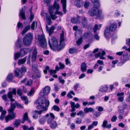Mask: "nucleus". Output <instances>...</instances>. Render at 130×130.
Here are the masks:
<instances>
[{
    "label": "nucleus",
    "instance_id": "nucleus-1",
    "mask_svg": "<svg viewBox=\"0 0 130 130\" xmlns=\"http://www.w3.org/2000/svg\"><path fill=\"white\" fill-rule=\"evenodd\" d=\"M16 93V90L15 88H14L12 91H10L8 93V97L10 99L11 103H10L11 106L10 108L8 109L9 114L5 118L6 122H8L9 121L14 119L16 117V114L13 112V111L16 107V106L18 108H23L22 105L18 103L16 101L15 102V103H12L15 101V100L13 98L12 94L15 95Z\"/></svg>",
    "mask_w": 130,
    "mask_h": 130
},
{
    "label": "nucleus",
    "instance_id": "nucleus-2",
    "mask_svg": "<svg viewBox=\"0 0 130 130\" xmlns=\"http://www.w3.org/2000/svg\"><path fill=\"white\" fill-rule=\"evenodd\" d=\"M37 103L38 104L37 106V108L39 109H43L40 111H35L32 112L33 118L35 119H37L38 115H40L44 111H46L47 110L46 107L49 106L50 104L49 101L46 99L44 97L39 98L36 101Z\"/></svg>",
    "mask_w": 130,
    "mask_h": 130
},
{
    "label": "nucleus",
    "instance_id": "nucleus-3",
    "mask_svg": "<svg viewBox=\"0 0 130 130\" xmlns=\"http://www.w3.org/2000/svg\"><path fill=\"white\" fill-rule=\"evenodd\" d=\"M64 32L62 31V33L60 34V44L59 46H58V42L56 38L54 37H52L50 40H49L48 43L50 47L53 48V47H57L58 49L59 47H60V50L64 46L63 41H64L65 39L64 37Z\"/></svg>",
    "mask_w": 130,
    "mask_h": 130
},
{
    "label": "nucleus",
    "instance_id": "nucleus-4",
    "mask_svg": "<svg viewBox=\"0 0 130 130\" xmlns=\"http://www.w3.org/2000/svg\"><path fill=\"white\" fill-rule=\"evenodd\" d=\"M33 39V34L31 33H28L23 38V44L26 46L30 45Z\"/></svg>",
    "mask_w": 130,
    "mask_h": 130
},
{
    "label": "nucleus",
    "instance_id": "nucleus-5",
    "mask_svg": "<svg viewBox=\"0 0 130 130\" xmlns=\"http://www.w3.org/2000/svg\"><path fill=\"white\" fill-rule=\"evenodd\" d=\"M29 51V49L28 48H25L21 49L19 52L14 54V60H16L19 57H22L27 54Z\"/></svg>",
    "mask_w": 130,
    "mask_h": 130
},
{
    "label": "nucleus",
    "instance_id": "nucleus-6",
    "mask_svg": "<svg viewBox=\"0 0 130 130\" xmlns=\"http://www.w3.org/2000/svg\"><path fill=\"white\" fill-rule=\"evenodd\" d=\"M127 104L125 103H122L121 105L118 107L119 109L118 111L119 113V116L118 119H122L123 118V115L124 113V110L126 109L127 108Z\"/></svg>",
    "mask_w": 130,
    "mask_h": 130
},
{
    "label": "nucleus",
    "instance_id": "nucleus-7",
    "mask_svg": "<svg viewBox=\"0 0 130 130\" xmlns=\"http://www.w3.org/2000/svg\"><path fill=\"white\" fill-rule=\"evenodd\" d=\"M38 40L41 47L43 48L46 47L47 42L45 36L44 35H41L38 36Z\"/></svg>",
    "mask_w": 130,
    "mask_h": 130
},
{
    "label": "nucleus",
    "instance_id": "nucleus-8",
    "mask_svg": "<svg viewBox=\"0 0 130 130\" xmlns=\"http://www.w3.org/2000/svg\"><path fill=\"white\" fill-rule=\"evenodd\" d=\"M26 67L24 66L21 67V69H17L15 70V75L20 78H21L22 76L23 73L26 72Z\"/></svg>",
    "mask_w": 130,
    "mask_h": 130
},
{
    "label": "nucleus",
    "instance_id": "nucleus-9",
    "mask_svg": "<svg viewBox=\"0 0 130 130\" xmlns=\"http://www.w3.org/2000/svg\"><path fill=\"white\" fill-rule=\"evenodd\" d=\"M50 90V88L48 86H46L43 88L39 94L41 96L47 95L49 93Z\"/></svg>",
    "mask_w": 130,
    "mask_h": 130
},
{
    "label": "nucleus",
    "instance_id": "nucleus-10",
    "mask_svg": "<svg viewBox=\"0 0 130 130\" xmlns=\"http://www.w3.org/2000/svg\"><path fill=\"white\" fill-rule=\"evenodd\" d=\"M45 117H47V121L48 124H51L53 121H55L54 120L55 116L54 114L52 113H50V116L48 114H47L45 116Z\"/></svg>",
    "mask_w": 130,
    "mask_h": 130
},
{
    "label": "nucleus",
    "instance_id": "nucleus-11",
    "mask_svg": "<svg viewBox=\"0 0 130 130\" xmlns=\"http://www.w3.org/2000/svg\"><path fill=\"white\" fill-rule=\"evenodd\" d=\"M99 10L98 8L96 7L93 8L89 12V14L91 16L96 15L98 14Z\"/></svg>",
    "mask_w": 130,
    "mask_h": 130
},
{
    "label": "nucleus",
    "instance_id": "nucleus-12",
    "mask_svg": "<svg viewBox=\"0 0 130 130\" xmlns=\"http://www.w3.org/2000/svg\"><path fill=\"white\" fill-rule=\"evenodd\" d=\"M59 5L57 3L56 0L55 1L54 6H50L48 7V10L50 9L52 11H53L55 9H56V10L58 11L59 9Z\"/></svg>",
    "mask_w": 130,
    "mask_h": 130
},
{
    "label": "nucleus",
    "instance_id": "nucleus-13",
    "mask_svg": "<svg viewBox=\"0 0 130 130\" xmlns=\"http://www.w3.org/2000/svg\"><path fill=\"white\" fill-rule=\"evenodd\" d=\"M121 59L123 61L120 62L118 64L119 66H121L123 65L124 63L128 59V57L126 55H123L121 57Z\"/></svg>",
    "mask_w": 130,
    "mask_h": 130
},
{
    "label": "nucleus",
    "instance_id": "nucleus-14",
    "mask_svg": "<svg viewBox=\"0 0 130 130\" xmlns=\"http://www.w3.org/2000/svg\"><path fill=\"white\" fill-rule=\"evenodd\" d=\"M37 51L36 48L34 49V51L32 53V55L31 57V61L32 62H34L36 60L37 56Z\"/></svg>",
    "mask_w": 130,
    "mask_h": 130
},
{
    "label": "nucleus",
    "instance_id": "nucleus-15",
    "mask_svg": "<svg viewBox=\"0 0 130 130\" xmlns=\"http://www.w3.org/2000/svg\"><path fill=\"white\" fill-rule=\"evenodd\" d=\"M61 2L62 5L63 12L65 14L67 12L66 0H61Z\"/></svg>",
    "mask_w": 130,
    "mask_h": 130
},
{
    "label": "nucleus",
    "instance_id": "nucleus-16",
    "mask_svg": "<svg viewBox=\"0 0 130 130\" xmlns=\"http://www.w3.org/2000/svg\"><path fill=\"white\" fill-rule=\"evenodd\" d=\"M46 17V22L49 25H51L52 23V22L51 17L49 16L47 13H44Z\"/></svg>",
    "mask_w": 130,
    "mask_h": 130
},
{
    "label": "nucleus",
    "instance_id": "nucleus-17",
    "mask_svg": "<svg viewBox=\"0 0 130 130\" xmlns=\"http://www.w3.org/2000/svg\"><path fill=\"white\" fill-rule=\"evenodd\" d=\"M87 66L84 62L82 63L81 65L80 70L82 72H84L87 70Z\"/></svg>",
    "mask_w": 130,
    "mask_h": 130
},
{
    "label": "nucleus",
    "instance_id": "nucleus-18",
    "mask_svg": "<svg viewBox=\"0 0 130 130\" xmlns=\"http://www.w3.org/2000/svg\"><path fill=\"white\" fill-rule=\"evenodd\" d=\"M111 31H112L115 30L117 28V26L116 23H115L111 24L109 27Z\"/></svg>",
    "mask_w": 130,
    "mask_h": 130
},
{
    "label": "nucleus",
    "instance_id": "nucleus-19",
    "mask_svg": "<svg viewBox=\"0 0 130 130\" xmlns=\"http://www.w3.org/2000/svg\"><path fill=\"white\" fill-rule=\"evenodd\" d=\"M25 10H24L23 8H22L21 10L20 11L19 16H21L22 18L24 20L26 19V17L25 15Z\"/></svg>",
    "mask_w": 130,
    "mask_h": 130
},
{
    "label": "nucleus",
    "instance_id": "nucleus-20",
    "mask_svg": "<svg viewBox=\"0 0 130 130\" xmlns=\"http://www.w3.org/2000/svg\"><path fill=\"white\" fill-rule=\"evenodd\" d=\"M110 31H111L108 27H107L104 31V35L106 38H108L110 35Z\"/></svg>",
    "mask_w": 130,
    "mask_h": 130
},
{
    "label": "nucleus",
    "instance_id": "nucleus-21",
    "mask_svg": "<svg viewBox=\"0 0 130 130\" xmlns=\"http://www.w3.org/2000/svg\"><path fill=\"white\" fill-rule=\"evenodd\" d=\"M87 20V19L85 17H84L83 18L82 21V23L83 26L84 27H87L88 24Z\"/></svg>",
    "mask_w": 130,
    "mask_h": 130
},
{
    "label": "nucleus",
    "instance_id": "nucleus-22",
    "mask_svg": "<svg viewBox=\"0 0 130 130\" xmlns=\"http://www.w3.org/2000/svg\"><path fill=\"white\" fill-rule=\"evenodd\" d=\"M83 2L82 0H77L74 2L75 5L77 7H80L83 5Z\"/></svg>",
    "mask_w": 130,
    "mask_h": 130
},
{
    "label": "nucleus",
    "instance_id": "nucleus-23",
    "mask_svg": "<svg viewBox=\"0 0 130 130\" xmlns=\"http://www.w3.org/2000/svg\"><path fill=\"white\" fill-rule=\"evenodd\" d=\"M48 11L50 16L52 20H54L57 18V17L55 15V14H55V13L54 14H53L54 13L53 11H52L50 9L49 10H48Z\"/></svg>",
    "mask_w": 130,
    "mask_h": 130
},
{
    "label": "nucleus",
    "instance_id": "nucleus-24",
    "mask_svg": "<svg viewBox=\"0 0 130 130\" xmlns=\"http://www.w3.org/2000/svg\"><path fill=\"white\" fill-rule=\"evenodd\" d=\"M108 89V86L106 85H104L100 87V91L102 92H104L107 91Z\"/></svg>",
    "mask_w": 130,
    "mask_h": 130
},
{
    "label": "nucleus",
    "instance_id": "nucleus-25",
    "mask_svg": "<svg viewBox=\"0 0 130 130\" xmlns=\"http://www.w3.org/2000/svg\"><path fill=\"white\" fill-rule=\"evenodd\" d=\"M30 26L29 24L28 25L26 26L24 28L23 31L21 33L22 35H24L26 32L28 30H29L30 29Z\"/></svg>",
    "mask_w": 130,
    "mask_h": 130
},
{
    "label": "nucleus",
    "instance_id": "nucleus-26",
    "mask_svg": "<svg viewBox=\"0 0 130 130\" xmlns=\"http://www.w3.org/2000/svg\"><path fill=\"white\" fill-rule=\"evenodd\" d=\"M32 67L33 71L36 74L40 72V71L38 69V67L37 65H33Z\"/></svg>",
    "mask_w": 130,
    "mask_h": 130
},
{
    "label": "nucleus",
    "instance_id": "nucleus-27",
    "mask_svg": "<svg viewBox=\"0 0 130 130\" xmlns=\"http://www.w3.org/2000/svg\"><path fill=\"white\" fill-rule=\"evenodd\" d=\"M94 111L93 109L91 107H86L84 109V111L86 113H88L89 112H92L93 111Z\"/></svg>",
    "mask_w": 130,
    "mask_h": 130
},
{
    "label": "nucleus",
    "instance_id": "nucleus-28",
    "mask_svg": "<svg viewBox=\"0 0 130 130\" xmlns=\"http://www.w3.org/2000/svg\"><path fill=\"white\" fill-rule=\"evenodd\" d=\"M71 22L73 24H77L79 21V19L78 18L73 17L71 18Z\"/></svg>",
    "mask_w": 130,
    "mask_h": 130
},
{
    "label": "nucleus",
    "instance_id": "nucleus-29",
    "mask_svg": "<svg viewBox=\"0 0 130 130\" xmlns=\"http://www.w3.org/2000/svg\"><path fill=\"white\" fill-rule=\"evenodd\" d=\"M26 57H26L23 59L19 60L18 63V65H20L21 64H24L26 61Z\"/></svg>",
    "mask_w": 130,
    "mask_h": 130
},
{
    "label": "nucleus",
    "instance_id": "nucleus-30",
    "mask_svg": "<svg viewBox=\"0 0 130 130\" xmlns=\"http://www.w3.org/2000/svg\"><path fill=\"white\" fill-rule=\"evenodd\" d=\"M50 126L53 129H55L57 126V124L55 121H53L50 124Z\"/></svg>",
    "mask_w": 130,
    "mask_h": 130
},
{
    "label": "nucleus",
    "instance_id": "nucleus-31",
    "mask_svg": "<svg viewBox=\"0 0 130 130\" xmlns=\"http://www.w3.org/2000/svg\"><path fill=\"white\" fill-rule=\"evenodd\" d=\"M13 78L12 74H8L7 77L6 79L7 81L9 82H11Z\"/></svg>",
    "mask_w": 130,
    "mask_h": 130
},
{
    "label": "nucleus",
    "instance_id": "nucleus-32",
    "mask_svg": "<svg viewBox=\"0 0 130 130\" xmlns=\"http://www.w3.org/2000/svg\"><path fill=\"white\" fill-rule=\"evenodd\" d=\"M55 29V27L53 26L51 27L47 31L48 32L49 35L50 36H51L53 32Z\"/></svg>",
    "mask_w": 130,
    "mask_h": 130
},
{
    "label": "nucleus",
    "instance_id": "nucleus-33",
    "mask_svg": "<svg viewBox=\"0 0 130 130\" xmlns=\"http://www.w3.org/2000/svg\"><path fill=\"white\" fill-rule=\"evenodd\" d=\"M22 43L20 39H18L16 43V46L17 48H20L21 47Z\"/></svg>",
    "mask_w": 130,
    "mask_h": 130
},
{
    "label": "nucleus",
    "instance_id": "nucleus-34",
    "mask_svg": "<svg viewBox=\"0 0 130 130\" xmlns=\"http://www.w3.org/2000/svg\"><path fill=\"white\" fill-rule=\"evenodd\" d=\"M92 34L90 32H87L84 34L83 36L85 38H87L93 36Z\"/></svg>",
    "mask_w": 130,
    "mask_h": 130
},
{
    "label": "nucleus",
    "instance_id": "nucleus-35",
    "mask_svg": "<svg viewBox=\"0 0 130 130\" xmlns=\"http://www.w3.org/2000/svg\"><path fill=\"white\" fill-rule=\"evenodd\" d=\"M21 120L19 119L15 120L13 124L15 125L16 127H18V126L20 124Z\"/></svg>",
    "mask_w": 130,
    "mask_h": 130
},
{
    "label": "nucleus",
    "instance_id": "nucleus-36",
    "mask_svg": "<svg viewBox=\"0 0 130 130\" xmlns=\"http://www.w3.org/2000/svg\"><path fill=\"white\" fill-rule=\"evenodd\" d=\"M77 51V49L76 48H72L69 49V52L70 54H72L75 53Z\"/></svg>",
    "mask_w": 130,
    "mask_h": 130
},
{
    "label": "nucleus",
    "instance_id": "nucleus-37",
    "mask_svg": "<svg viewBox=\"0 0 130 130\" xmlns=\"http://www.w3.org/2000/svg\"><path fill=\"white\" fill-rule=\"evenodd\" d=\"M23 129L24 130H26L28 129V130H34V128L33 126H31L29 128L27 126L25 125H24L23 126Z\"/></svg>",
    "mask_w": 130,
    "mask_h": 130
},
{
    "label": "nucleus",
    "instance_id": "nucleus-38",
    "mask_svg": "<svg viewBox=\"0 0 130 130\" xmlns=\"http://www.w3.org/2000/svg\"><path fill=\"white\" fill-rule=\"evenodd\" d=\"M21 99L23 101H24L25 103L26 104H27L28 103V100L27 96H22L21 97Z\"/></svg>",
    "mask_w": 130,
    "mask_h": 130
},
{
    "label": "nucleus",
    "instance_id": "nucleus-39",
    "mask_svg": "<svg viewBox=\"0 0 130 130\" xmlns=\"http://www.w3.org/2000/svg\"><path fill=\"white\" fill-rule=\"evenodd\" d=\"M77 115L78 116H80L81 117H84L85 116V114L82 110L79 111L77 113Z\"/></svg>",
    "mask_w": 130,
    "mask_h": 130
},
{
    "label": "nucleus",
    "instance_id": "nucleus-40",
    "mask_svg": "<svg viewBox=\"0 0 130 130\" xmlns=\"http://www.w3.org/2000/svg\"><path fill=\"white\" fill-rule=\"evenodd\" d=\"M52 109L57 111H59L60 110V109L59 107L57 106L54 105L52 107Z\"/></svg>",
    "mask_w": 130,
    "mask_h": 130
},
{
    "label": "nucleus",
    "instance_id": "nucleus-41",
    "mask_svg": "<svg viewBox=\"0 0 130 130\" xmlns=\"http://www.w3.org/2000/svg\"><path fill=\"white\" fill-rule=\"evenodd\" d=\"M82 121V119L80 118H77L75 119V123L77 124H79L81 123Z\"/></svg>",
    "mask_w": 130,
    "mask_h": 130
},
{
    "label": "nucleus",
    "instance_id": "nucleus-42",
    "mask_svg": "<svg viewBox=\"0 0 130 130\" xmlns=\"http://www.w3.org/2000/svg\"><path fill=\"white\" fill-rule=\"evenodd\" d=\"M39 121L41 124H43L45 122V120L44 117L40 119L39 120Z\"/></svg>",
    "mask_w": 130,
    "mask_h": 130
},
{
    "label": "nucleus",
    "instance_id": "nucleus-43",
    "mask_svg": "<svg viewBox=\"0 0 130 130\" xmlns=\"http://www.w3.org/2000/svg\"><path fill=\"white\" fill-rule=\"evenodd\" d=\"M90 5V3L89 2L86 1L84 4V6L85 8L88 9Z\"/></svg>",
    "mask_w": 130,
    "mask_h": 130
},
{
    "label": "nucleus",
    "instance_id": "nucleus-44",
    "mask_svg": "<svg viewBox=\"0 0 130 130\" xmlns=\"http://www.w3.org/2000/svg\"><path fill=\"white\" fill-rule=\"evenodd\" d=\"M92 113L93 115L96 118L98 117L100 114V112L96 111H93V112Z\"/></svg>",
    "mask_w": 130,
    "mask_h": 130
},
{
    "label": "nucleus",
    "instance_id": "nucleus-45",
    "mask_svg": "<svg viewBox=\"0 0 130 130\" xmlns=\"http://www.w3.org/2000/svg\"><path fill=\"white\" fill-rule=\"evenodd\" d=\"M94 3V6L95 7L98 8L100 6V4L98 0L93 3Z\"/></svg>",
    "mask_w": 130,
    "mask_h": 130
},
{
    "label": "nucleus",
    "instance_id": "nucleus-46",
    "mask_svg": "<svg viewBox=\"0 0 130 130\" xmlns=\"http://www.w3.org/2000/svg\"><path fill=\"white\" fill-rule=\"evenodd\" d=\"M2 98L3 100L5 102H9V100L8 99L7 95L6 94H4L2 96Z\"/></svg>",
    "mask_w": 130,
    "mask_h": 130
},
{
    "label": "nucleus",
    "instance_id": "nucleus-47",
    "mask_svg": "<svg viewBox=\"0 0 130 130\" xmlns=\"http://www.w3.org/2000/svg\"><path fill=\"white\" fill-rule=\"evenodd\" d=\"M32 83V81L31 80H29L27 81V82L25 83V85L27 86H30L31 85Z\"/></svg>",
    "mask_w": 130,
    "mask_h": 130
},
{
    "label": "nucleus",
    "instance_id": "nucleus-48",
    "mask_svg": "<svg viewBox=\"0 0 130 130\" xmlns=\"http://www.w3.org/2000/svg\"><path fill=\"white\" fill-rule=\"evenodd\" d=\"M28 118V113L27 112H26L24 114L22 119L26 120Z\"/></svg>",
    "mask_w": 130,
    "mask_h": 130
},
{
    "label": "nucleus",
    "instance_id": "nucleus-49",
    "mask_svg": "<svg viewBox=\"0 0 130 130\" xmlns=\"http://www.w3.org/2000/svg\"><path fill=\"white\" fill-rule=\"evenodd\" d=\"M17 27L18 28L22 29L23 28V26L22 24L20 22H19L17 24Z\"/></svg>",
    "mask_w": 130,
    "mask_h": 130
},
{
    "label": "nucleus",
    "instance_id": "nucleus-50",
    "mask_svg": "<svg viewBox=\"0 0 130 130\" xmlns=\"http://www.w3.org/2000/svg\"><path fill=\"white\" fill-rule=\"evenodd\" d=\"M83 41V39L82 38H80L76 42V43L78 45L81 44Z\"/></svg>",
    "mask_w": 130,
    "mask_h": 130
},
{
    "label": "nucleus",
    "instance_id": "nucleus-51",
    "mask_svg": "<svg viewBox=\"0 0 130 130\" xmlns=\"http://www.w3.org/2000/svg\"><path fill=\"white\" fill-rule=\"evenodd\" d=\"M73 29L74 30L76 31V32L75 33V36L76 35V33H77L78 31L79 32L80 31H81V30H78V27L77 26H74L73 27Z\"/></svg>",
    "mask_w": 130,
    "mask_h": 130
},
{
    "label": "nucleus",
    "instance_id": "nucleus-52",
    "mask_svg": "<svg viewBox=\"0 0 130 130\" xmlns=\"http://www.w3.org/2000/svg\"><path fill=\"white\" fill-rule=\"evenodd\" d=\"M17 94L20 96H21L22 94V90L21 89H18L17 91Z\"/></svg>",
    "mask_w": 130,
    "mask_h": 130
},
{
    "label": "nucleus",
    "instance_id": "nucleus-53",
    "mask_svg": "<svg viewBox=\"0 0 130 130\" xmlns=\"http://www.w3.org/2000/svg\"><path fill=\"white\" fill-rule=\"evenodd\" d=\"M117 119V117L115 115L113 116L111 118V121L112 122H115Z\"/></svg>",
    "mask_w": 130,
    "mask_h": 130
},
{
    "label": "nucleus",
    "instance_id": "nucleus-54",
    "mask_svg": "<svg viewBox=\"0 0 130 130\" xmlns=\"http://www.w3.org/2000/svg\"><path fill=\"white\" fill-rule=\"evenodd\" d=\"M34 92V91L33 90L31 89L30 92L28 93L27 95L30 96H31V95H33Z\"/></svg>",
    "mask_w": 130,
    "mask_h": 130
},
{
    "label": "nucleus",
    "instance_id": "nucleus-55",
    "mask_svg": "<svg viewBox=\"0 0 130 130\" xmlns=\"http://www.w3.org/2000/svg\"><path fill=\"white\" fill-rule=\"evenodd\" d=\"M98 29V25H97L96 24L94 25V28H93V30L94 33L96 32Z\"/></svg>",
    "mask_w": 130,
    "mask_h": 130
},
{
    "label": "nucleus",
    "instance_id": "nucleus-56",
    "mask_svg": "<svg viewBox=\"0 0 130 130\" xmlns=\"http://www.w3.org/2000/svg\"><path fill=\"white\" fill-rule=\"evenodd\" d=\"M49 72H50V74L52 75L53 74H55L56 72V70H49Z\"/></svg>",
    "mask_w": 130,
    "mask_h": 130
},
{
    "label": "nucleus",
    "instance_id": "nucleus-57",
    "mask_svg": "<svg viewBox=\"0 0 130 130\" xmlns=\"http://www.w3.org/2000/svg\"><path fill=\"white\" fill-rule=\"evenodd\" d=\"M107 121L104 120L102 126L104 127H105L107 125Z\"/></svg>",
    "mask_w": 130,
    "mask_h": 130
},
{
    "label": "nucleus",
    "instance_id": "nucleus-58",
    "mask_svg": "<svg viewBox=\"0 0 130 130\" xmlns=\"http://www.w3.org/2000/svg\"><path fill=\"white\" fill-rule=\"evenodd\" d=\"M31 59V55H29L28 56V57L27 59V64H29L30 62V60Z\"/></svg>",
    "mask_w": 130,
    "mask_h": 130
},
{
    "label": "nucleus",
    "instance_id": "nucleus-59",
    "mask_svg": "<svg viewBox=\"0 0 130 130\" xmlns=\"http://www.w3.org/2000/svg\"><path fill=\"white\" fill-rule=\"evenodd\" d=\"M49 66H47L45 68V69L43 71L44 72V74H46L47 73V70H49Z\"/></svg>",
    "mask_w": 130,
    "mask_h": 130
},
{
    "label": "nucleus",
    "instance_id": "nucleus-60",
    "mask_svg": "<svg viewBox=\"0 0 130 130\" xmlns=\"http://www.w3.org/2000/svg\"><path fill=\"white\" fill-rule=\"evenodd\" d=\"M35 22L33 21L31 25V28L33 30L35 29Z\"/></svg>",
    "mask_w": 130,
    "mask_h": 130
},
{
    "label": "nucleus",
    "instance_id": "nucleus-61",
    "mask_svg": "<svg viewBox=\"0 0 130 130\" xmlns=\"http://www.w3.org/2000/svg\"><path fill=\"white\" fill-rule=\"evenodd\" d=\"M122 82L124 83H126L128 82V80L127 78H123L122 79Z\"/></svg>",
    "mask_w": 130,
    "mask_h": 130
},
{
    "label": "nucleus",
    "instance_id": "nucleus-62",
    "mask_svg": "<svg viewBox=\"0 0 130 130\" xmlns=\"http://www.w3.org/2000/svg\"><path fill=\"white\" fill-rule=\"evenodd\" d=\"M124 98L123 96H120L118 98V99L119 101L122 102Z\"/></svg>",
    "mask_w": 130,
    "mask_h": 130
},
{
    "label": "nucleus",
    "instance_id": "nucleus-63",
    "mask_svg": "<svg viewBox=\"0 0 130 130\" xmlns=\"http://www.w3.org/2000/svg\"><path fill=\"white\" fill-rule=\"evenodd\" d=\"M37 58L39 59L40 61H42L43 60L42 57L41 55H38L37 56Z\"/></svg>",
    "mask_w": 130,
    "mask_h": 130
},
{
    "label": "nucleus",
    "instance_id": "nucleus-64",
    "mask_svg": "<svg viewBox=\"0 0 130 130\" xmlns=\"http://www.w3.org/2000/svg\"><path fill=\"white\" fill-rule=\"evenodd\" d=\"M126 44L128 45H130V39H126Z\"/></svg>",
    "mask_w": 130,
    "mask_h": 130
}]
</instances>
